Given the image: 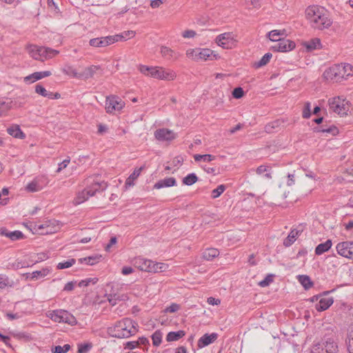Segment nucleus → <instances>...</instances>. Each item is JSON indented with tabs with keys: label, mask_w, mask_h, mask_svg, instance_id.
<instances>
[{
	"label": "nucleus",
	"mask_w": 353,
	"mask_h": 353,
	"mask_svg": "<svg viewBox=\"0 0 353 353\" xmlns=\"http://www.w3.org/2000/svg\"><path fill=\"white\" fill-rule=\"evenodd\" d=\"M114 36H117V41H121L122 39H125L127 37L132 38L135 36V32L132 30L124 31L120 34H115Z\"/></svg>",
	"instance_id": "49530a36"
},
{
	"label": "nucleus",
	"mask_w": 353,
	"mask_h": 353,
	"mask_svg": "<svg viewBox=\"0 0 353 353\" xmlns=\"http://www.w3.org/2000/svg\"><path fill=\"white\" fill-rule=\"evenodd\" d=\"M26 49L32 59L41 61L52 59L59 53L57 50L32 44L28 45Z\"/></svg>",
	"instance_id": "39448f33"
},
{
	"label": "nucleus",
	"mask_w": 353,
	"mask_h": 353,
	"mask_svg": "<svg viewBox=\"0 0 353 353\" xmlns=\"http://www.w3.org/2000/svg\"><path fill=\"white\" fill-rule=\"evenodd\" d=\"M76 261L74 259H69L66 261L59 263L57 265V269L62 270L68 268L75 263Z\"/></svg>",
	"instance_id": "de8ad7c7"
},
{
	"label": "nucleus",
	"mask_w": 353,
	"mask_h": 353,
	"mask_svg": "<svg viewBox=\"0 0 353 353\" xmlns=\"http://www.w3.org/2000/svg\"><path fill=\"white\" fill-rule=\"evenodd\" d=\"M211 53H212V51L208 48L198 49L199 61L207 60V59L210 56Z\"/></svg>",
	"instance_id": "c03bdc74"
},
{
	"label": "nucleus",
	"mask_w": 353,
	"mask_h": 353,
	"mask_svg": "<svg viewBox=\"0 0 353 353\" xmlns=\"http://www.w3.org/2000/svg\"><path fill=\"white\" fill-rule=\"evenodd\" d=\"M295 46L294 41L290 39H281L272 46V49L274 51L285 52L293 50Z\"/></svg>",
	"instance_id": "4468645a"
},
{
	"label": "nucleus",
	"mask_w": 353,
	"mask_h": 353,
	"mask_svg": "<svg viewBox=\"0 0 353 353\" xmlns=\"http://www.w3.org/2000/svg\"><path fill=\"white\" fill-rule=\"evenodd\" d=\"M219 254V250L216 248H208L202 254L203 258L206 261H212Z\"/></svg>",
	"instance_id": "c756f323"
},
{
	"label": "nucleus",
	"mask_w": 353,
	"mask_h": 353,
	"mask_svg": "<svg viewBox=\"0 0 353 353\" xmlns=\"http://www.w3.org/2000/svg\"><path fill=\"white\" fill-rule=\"evenodd\" d=\"M225 186L224 185H220L212 191L211 196L213 199H216L225 191Z\"/></svg>",
	"instance_id": "09e8293b"
},
{
	"label": "nucleus",
	"mask_w": 353,
	"mask_h": 353,
	"mask_svg": "<svg viewBox=\"0 0 353 353\" xmlns=\"http://www.w3.org/2000/svg\"><path fill=\"white\" fill-rule=\"evenodd\" d=\"M0 234L9 238L11 241H14L25 238L24 234L19 230L9 231L6 228H0Z\"/></svg>",
	"instance_id": "dca6fc26"
},
{
	"label": "nucleus",
	"mask_w": 353,
	"mask_h": 353,
	"mask_svg": "<svg viewBox=\"0 0 353 353\" xmlns=\"http://www.w3.org/2000/svg\"><path fill=\"white\" fill-rule=\"evenodd\" d=\"M305 17L310 26L317 30L329 28L332 24L327 11L323 7L312 5L305 9Z\"/></svg>",
	"instance_id": "f257e3e1"
},
{
	"label": "nucleus",
	"mask_w": 353,
	"mask_h": 353,
	"mask_svg": "<svg viewBox=\"0 0 353 353\" xmlns=\"http://www.w3.org/2000/svg\"><path fill=\"white\" fill-rule=\"evenodd\" d=\"M306 48L311 51L322 48L321 40L319 38H314L305 43Z\"/></svg>",
	"instance_id": "f704fd0d"
},
{
	"label": "nucleus",
	"mask_w": 353,
	"mask_h": 353,
	"mask_svg": "<svg viewBox=\"0 0 353 353\" xmlns=\"http://www.w3.org/2000/svg\"><path fill=\"white\" fill-rule=\"evenodd\" d=\"M48 316L57 323H65L70 325H74L77 323L76 318L71 313L64 310L50 311Z\"/></svg>",
	"instance_id": "0eeeda50"
},
{
	"label": "nucleus",
	"mask_w": 353,
	"mask_h": 353,
	"mask_svg": "<svg viewBox=\"0 0 353 353\" xmlns=\"http://www.w3.org/2000/svg\"><path fill=\"white\" fill-rule=\"evenodd\" d=\"M133 264L141 271L150 272L152 261L139 256L134 259Z\"/></svg>",
	"instance_id": "f3484780"
},
{
	"label": "nucleus",
	"mask_w": 353,
	"mask_h": 353,
	"mask_svg": "<svg viewBox=\"0 0 353 353\" xmlns=\"http://www.w3.org/2000/svg\"><path fill=\"white\" fill-rule=\"evenodd\" d=\"M51 75L50 71L35 72L24 78L26 83H34L37 80L41 79Z\"/></svg>",
	"instance_id": "6ab92c4d"
},
{
	"label": "nucleus",
	"mask_w": 353,
	"mask_h": 353,
	"mask_svg": "<svg viewBox=\"0 0 353 353\" xmlns=\"http://www.w3.org/2000/svg\"><path fill=\"white\" fill-rule=\"evenodd\" d=\"M134 272V270L130 266H124L122 268L121 272L124 275H128Z\"/></svg>",
	"instance_id": "338daca9"
},
{
	"label": "nucleus",
	"mask_w": 353,
	"mask_h": 353,
	"mask_svg": "<svg viewBox=\"0 0 353 353\" xmlns=\"http://www.w3.org/2000/svg\"><path fill=\"white\" fill-rule=\"evenodd\" d=\"M186 55L188 58L192 60L199 61L198 49H188L186 51Z\"/></svg>",
	"instance_id": "3c124183"
},
{
	"label": "nucleus",
	"mask_w": 353,
	"mask_h": 353,
	"mask_svg": "<svg viewBox=\"0 0 353 353\" xmlns=\"http://www.w3.org/2000/svg\"><path fill=\"white\" fill-rule=\"evenodd\" d=\"M324 348L327 353H337L338 345L334 339L327 338L324 342Z\"/></svg>",
	"instance_id": "b1692460"
},
{
	"label": "nucleus",
	"mask_w": 353,
	"mask_h": 353,
	"mask_svg": "<svg viewBox=\"0 0 353 353\" xmlns=\"http://www.w3.org/2000/svg\"><path fill=\"white\" fill-rule=\"evenodd\" d=\"M244 95V91L241 87L234 88L232 91V96L235 99H241Z\"/></svg>",
	"instance_id": "6e6d98bb"
},
{
	"label": "nucleus",
	"mask_w": 353,
	"mask_h": 353,
	"mask_svg": "<svg viewBox=\"0 0 353 353\" xmlns=\"http://www.w3.org/2000/svg\"><path fill=\"white\" fill-rule=\"evenodd\" d=\"M117 36L109 35L91 39L89 41L90 46L95 48H104L117 42Z\"/></svg>",
	"instance_id": "1a4fd4ad"
},
{
	"label": "nucleus",
	"mask_w": 353,
	"mask_h": 353,
	"mask_svg": "<svg viewBox=\"0 0 353 353\" xmlns=\"http://www.w3.org/2000/svg\"><path fill=\"white\" fill-rule=\"evenodd\" d=\"M216 43L223 48L230 49L234 45V39L232 32H225L216 38Z\"/></svg>",
	"instance_id": "f8f14e48"
},
{
	"label": "nucleus",
	"mask_w": 353,
	"mask_h": 353,
	"mask_svg": "<svg viewBox=\"0 0 353 353\" xmlns=\"http://www.w3.org/2000/svg\"><path fill=\"white\" fill-rule=\"evenodd\" d=\"M176 183V181L174 177L165 178L157 182L154 185V188L161 189L163 188L172 187L174 186Z\"/></svg>",
	"instance_id": "4be33fe9"
},
{
	"label": "nucleus",
	"mask_w": 353,
	"mask_h": 353,
	"mask_svg": "<svg viewBox=\"0 0 353 353\" xmlns=\"http://www.w3.org/2000/svg\"><path fill=\"white\" fill-rule=\"evenodd\" d=\"M299 281L305 290H308L313 285L310 278L307 275H300Z\"/></svg>",
	"instance_id": "58836bf2"
},
{
	"label": "nucleus",
	"mask_w": 353,
	"mask_h": 353,
	"mask_svg": "<svg viewBox=\"0 0 353 353\" xmlns=\"http://www.w3.org/2000/svg\"><path fill=\"white\" fill-rule=\"evenodd\" d=\"M218 338V334L213 332L211 334H205L197 342V347L199 349L203 348L213 343Z\"/></svg>",
	"instance_id": "2eb2a0df"
},
{
	"label": "nucleus",
	"mask_w": 353,
	"mask_h": 353,
	"mask_svg": "<svg viewBox=\"0 0 353 353\" xmlns=\"http://www.w3.org/2000/svg\"><path fill=\"white\" fill-rule=\"evenodd\" d=\"M270 171L271 168L265 165H260L256 170V172L257 174L261 175L265 173V177L268 179L272 178Z\"/></svg>",
	"instance_id": "e433bc0d"
},
{
	"label": "nucleus",
	"mask_w": 353,
	"mask_h": 353,
	"mask_svg": "<svg viewBox=\"0 0 353 353\" xmlns=\"http://www.w3.org/2000/svg\"><path fill=\"white\" fill-rule=\"evenodd\" d=\"M63 72L68 75H71L73 77L81 79L80 73L77 72L72 66H68L66 69L63 70Z\"/></svg>",
	"instance_id": "8fccbe9b"
},
{
	"label": "nucleus",
	"mask_w": 353,
	"mask_h": 353,
	"mask_svg": "<svg viewBox=\"0 0 353 353\" xmlns=\"http://www.w3.org/2000/svg\"><path fill=\"white\" fill-rule=\"evenodd\" d=\"M92 347L90 343H84L79 345L78 353H88Z\"/></svg>",
	"instance_id": "864d4df0"
},
{
	"label": "nucleus",
	"mask_w": 353,
	"mask_h": 353,
	"mask_svg": "<svg viewBox=\"0 0 353 353\" xmlns=\"http://www.w3.org/2000/svg\"><path fill=\"white\" fill-rule=\"evenodd\" d=\"M168 265L163 263H156L152 261L149 272H161L165 271Z\"/></svg>",
	"instance_id": "2f4dec72"
},
{
	"label": "nucleus",
	"mask_w": 353,
	"mask_h": 353,
	"mask_svg": "<svg viewBox=\"0 0 353 353\" xmlns=\"http://www.w3.org/2000/svg\"><path fill=\"white\" fill-rule=\"evenodd\" d=\"M35 92L41 95L42 97H46L47 95V90L40 84L36 85Z\"/></svg>",
	"instance_id": "4d7b16f0"
},
{
	"label": "nucleus",
	"mask_w": 353,
	"mask_h": 353,
	"mask_svg": "<svg viewBox=\"0 0 353 353\" xmlns=\"http://www.w3.org/2000/svg\"><path fill=\"white\" fill-rule=\"evenodd\" d=\"M100 69L99 65H90L80 72L81 79H88L92 78L97 70Z\"/></svg>",
	"instance_id": "5701e85b"
},
{
	"label": "nucleus",
	"mask_w": 353,
	"mask_h": 353,
	"mask_svg": "<svg viewBox=\"0 0 353 353\" xmlns=\"http://www.w3.org/2000/svg\"><path fill=\"white\" fill-rule=\"evenodd\" d=\"M98 281V279L97 278H88V279H84V280H81L79 283V287H85V286H88L89 285L90 283H96Z\"/></svg>",
	"instance_id": "603ef678"
},
{
	"label": "nucleus",
	"mask_w": 353,
	"mask_h": 353,
	"mask_svg": "<svg viewBox=\"0 0 353 353\" xmlns=\"http://www.w3.org/2000/svg\"><path fill=\"white\" fill-rule=\"evenodd\" d=\"M194 159L195 161H203L210 162L215 159V157L212 154H194Z\"/></svg>",
	"instance_id": "79ce46f5"
},
{
	"label": "nucleus",
	"mask_w": 353,
	"mask_h": 353,
	"mask_svg": "<svg viewBox=\"0 0 353 353\" xmlns=\"http://www.w3.org/2000/svg\"><path fill=\"white\" fill-rule=\"evenodd\" d=\"M101 257V256H97V255L96 256H90L85 257L83 259H80L79 261L81 263H82L83 262H85L88 265H93L99 261V259Z\"/></svg>",
	"instance_id": "a19ab883"
},
{
	"label": "nucleus",
	"mask_w": 353,
	"mask_h": 353,
	"mask_svg": "<svg viewBox=\"0 0 353 353\" xmlns=\"http://www.w3.org/2000/svg\"><path fill=\"white\" fill-rule=\"evenodd\" d=\"M273 281L272 276L268 275L263 280L260 281L259 285L261 287H266L270 285V283Z\"/></svg>",
	"instance_id": "bf43d9fd"
},
{
	"label": "nucleus",
	"mask_w": 353,
	"mask_h": 353,
	"mask_svg": "<svg viewBox=\"0 0 353 353\" xmlns=\"http://www.w3.org/2000/svg\"><path fill=\"white\" fill-rule=\"evenodd\" d=\"M139 346L137 341H128L125 344V349L132 350Z\"/></svg>",
	"instance_id": "680f3d73"
},
{
	"label": "nucleus",
	"mask_w": 353,
	"mask_h": 353,
	"mask_svg": "<svg viewBox=\"0 0 353 353\" xmlns=\"http://www.w3.org/2000/svg\"><path fill=\"white\" fill-rule=\"evenodd\" d=\"M12 107V101L10 99H0V116L6 114Z\"/></svg>",
	"instance_id": "c9c22d12"
},
{
	"label": "nucleus",
	"mask_w": 353,
	"mask_h": 353,
	"mask_svg": "<svg viewBox=\"0 0 353 353\" xmlns=\"http://www.w3.org/2000/svg\"><path fill=\"white\" fill-rule=\"evenodd\" d=\"M339 254L345 258L353 259V242L344 241L339 243L336 247Z\"/></svg>",
	"instance_id": "9b49d317"
},
{
	"label": "nucleus",
	"mask_w": 353,
	"mask_h": 353,
	"mask_svg": "<svg viewBox=\"0 0 353 353\" xmlns=\"http://www.w3.org/2000/svg\"><path fill=\"white\" fill-rule=\"evenodd\" d=\"M328 105L331 110L341 116L347 114L349 111L348 101L340 97L330 99Z\"/></svg>",
	"instance_id": "6e6552de"
},
{
	"label": "nucleus",
	"mask_w": 353,
	"mask_h": 353,
	"mask_svg": "<svg viewBox=\"0 0 353 353\" xmlns=\"http://www.w3.org/2000/svg\"><path fill=\"white\" fill-rule=\"evenodd\" d=\"M347 350L350 353H353V334H350L346 339Z\"/></svg>",
	"instance_id": "052dcab7"
},
{
	"label": "nucleus",
	"mask_w": 353,
	"mask_h": 353,
	"mask_svg": "<svg viewBox=\"0 0 353 353\" xmlns=\"http://www.w3.org/2000/svg\"><path fill=\"white\" fill-rule=\"evenodd\" d=\"M299 235V231L293 229L290 231L288 236L284 239L283 245L285 247H290L296 239L298 236Z\"/></svg>",
	"instance_id": "cd10ccee"
},
{
	"label": "nucleus",
	"mask_w": 353,
	"mask_h": 353,
	"mask_svg": "<svg viewBox=\"0 0 353 353\" xmlns=\"http://www.w3.org/2000/svg\"><path fill=\"white\" fill-rule=\"evenodd\" d=\"M51 271V269L49 268H44L41 270H37L33 272L32 273L27 274L26 278L28 279L36 281L39 279L44 278Z\"/></svg>",
	"instance_id": "412c9836"
},
{
	"label": "nucleus",
	"mask_w": 353,
	"mask_h": 353,
	"mask_svg": "<svg viewBox=\"0 0 353 353\" xmlns=\"http://www.w3.org/2000/svg\"><path fill=\"white\" fill-rule=\"evenodd\" d=\"M332 245V241L327 239L325 242L319 244L315 248V254L321 255L328 251Z\"/></svg>",
	"instance_id": "393cba45"
},
{
	"label": "nucleus",
	"mask_w": 353,
	"mask_h": 353,
	"mask_svg": "<svg viewBox=\"0 0 353 353\" xmlns=\"http://www.w3.org/2000/svg\"><path fill=\"white\" fill-rule=\"evenodd\" d=\"M197 181V176L194 173H190L183 179V183L186 185H192Z\"/></svg>",
	"instance_id": "ea45409f"
},
{
	"label": "nucleus",
	"mask_w": 353,
	"mask_h": 353,
	"mask_svg": "<svg viewBox=\"0 0 353 353\" xmlns=\"http://www.w3.org/2000/svg\"><path fill=\"white\" fill-rule=\"evenodd\" d=\"M272 57V54L270 52L265 54L259 61L254 63V66L256 68H259L265 65L270 61Z\"/></svg>",
	"instance_id": "4c0bfd02"
},
{
	"label": "nucleus",
	"mask_w": 353,
	"mask_h": 353,
	"mask_svg": "<svg viewBox=\"0 0 353 353\" xmlns=\"http://www.w3.org/2000/svg\"><path fill=\"white\" fill-rule=\"evenodd\" d=\"M284 123V120L277 119L272 122V125L274 127V130L279 128Z\"/></svg>",
	"instance_id": "774afa93"
},
{
	"label": "nucleus",
	"mask_w": 353,
	"mask_h": 353,
	"mask_svg": "<svg viewBox=\"0 0 353 353\" xmlns=\"http://www.w3.org/2000/svg\"><path fill=\"white\" fill-rule=\"evenodd\" d=\"M195 35L196 32L192 30H187L182 33V36L184 38H193Z\"/></svg>",
	"instance_id": "e2e57ef3"
},
{
	"label": "nucleus",
	"mask_w": 353,
	"mask_h": 353,
	"mask_svg": "<svg viewBox=\"0 0 353 353\" xmlns=\"http://www.w3.org/2000/svg\"><path fill=\"white\" fill-rule=\"evenodd\" d=\"M285 35V30H274L268 32V37L272 41H279L281 37Z\"/></svg>",
	"instance_id": "7c9ffc66"
},
{
	"label": "nucleus",
	"mask_w": 353,
	"mask_h": 353,
	"mask_svg": "<svg viewBox=\"0 0 353 353\" xmlns=\"http://www.w3.org/2000/svg\"><path fill=\"white\" fill-rule=\"evenodd\" d=\"M352 75V66L349 63L335 64L326 70L323 73V76L326 79L335 81H341Z\"/></svg>",
	"instance_id": "7ed1b4c3"
},
{
	"label": "nucleus",
	"mask_w": 353,
	"mask_h": 353,
	"mask_svg": "<svg viewBox=\"0 0 353 353\" xmlns=\"http://www.w3.org/2000/svg\"><path fill=\"white\" fill-rule=\"evenodd\" d=\"M7 132L11 136L15 138L23 139L25 137L24 133L21 131L20 127L17 125H12L7 129Z\"/></svg>",
	"instance_id": "c85d7f7f"
},
{
	"label": "nucleus",
	"mask_w": 353,
	"mask_h": 353,
	"mask_svg": "<svg viewBox=\"0 0 353 353\" xmlns=\"http://www.w3.org/2000/svg\"><path fill=\"white\" fill-rule=\"evenodd\" d=\"M123 107L124 102L119 97L111 95L106 98L105 110L108 113H112L116 110H121Z\"/></svg>",
	"instance_id": "9d476101"
},
{
	"label": "nucleus",
	"mask_w": 353,
	"mask_h": 353,
	"mask_svg": "<svg viewBox=\"0 0 353 353\" xmlns=\"http://www.w3.org/2000/svg\"><path fill=\"white\" fill-rule=\"evenodd\" d=\"M185 334V333L183 330L170 332L166 336V341L168 342L176 341L184 336Z\"/></svg>",
	"instance_id": "72a5a7b5"
},
{
	"label": "nucleus",
	"mask_w": 353,
	"mask_h": 353,
	"mask_svg": "<svg viewBox=\"0 0 353 353\" xmlns=\"http://www.w3.org/2000/svg\"><path fill=\"white\" fill-rule=\"evenodd\" d=\"M70 161V159H67L63 160L61 163H60L59 164V168L57 170V172H60L63 169L65 168L68 166Z\"/></svg>",
	"instance_id": "0e129e2a"
},
{
	"label": "nucleus",
	"mask_w": 353,
	"mask_h": 353,
	"mask_svg": "<svg viewBox=\"0 0 353 353\" xmlns=\"http://www.w3.org/2000/svg\"><path fill=\"white\" fill-rule=\"evenodd\" d=\"M161 54L162 57L167 60H172L177 58V54L174 50L166 46L161 47Z\"/></svg>",
	"instance_id": "a878e982"
},
{
	"label": "nucleus",
	"mask_w": 353,
	"mask_h": 353,
	"mask_svg": "<svg viewBox=\"0 0 353 353\" xmlns=\"http://www.w3.org/2000/svg\"><path fill=\"white\" fill-rule=\"evenodd\" d=\"M316 132L329 133L332 135H336L339 133L338 128L334 125H331L329 128H325L323 126H319L314 128Z\"/></svg>",
	"instance_id": "473e14b6"
},
{
	"label": "nucleus",
	"mask_w": 353,
	"mask_h": 353,
	"mask_svg": "<svg viewBox=\"0 0 353 353\" xmlns=\"http://www.w3.org/2000/svg\"><path fill=\"white\" fill-rule=\"evenodd\" d=\"M142 169V167L138 169H135L134 172L128 176L125 183V187L126 189L134 185V181L139 177L141 172Z\"/></svg>",
	"instance_id": "bb28decb"
},
{
	"label": "nucleus",
	"mask_w": 353,
	"mask_h": 353,
	"mask_svg": "<svg viewBox=\"0 0 353 353\" xmlns=\"http://www.w3.org/2000/svg\"><path fill=\"white\" fill-rule=\"evenodd\" d=\"M311 104L310 102H306L305 103L304 109L303 110V117L305 119H308L311 116L310 111Z\"/></svg>",
	"instance_id": "5fc2aeb1"
},
{
	"label": "nucleus",
	"mask_w": 353,
	"mask_h": 353,
	"mask_svg": "<svg viewBox=\"0 0 353 353\" xmlns=\"http://www.w3.org/2000/svg\"><path fill=\"white\" fill-rule=\"evenodd\" d=\"M334 303L332 297L321 298L315 307L318 312H323L328 309Z\"/></svg>",
	"instance_id": "aec40b11"
},
{
	"label": "nucleus",
	"mask_w": 353,
	"mask_h": 353,
	"mask_svg": "<svg viewBox=\"0 0 353 353\" xmlns=\"http://www.w3.org/2000/svg\"><path fill=\"white\" fill-rule=\"evenodd\" d=\"M138 324L130 318H124L108 327V332L112 336L119 339L129 338L138 332Z\"/></svg>",
	"instance_id": "f03ea898"
},
{
	"label": "nucleus",
	"mask_w": 353,
	"mask_h": 353,
	"mask_svg": "<svg viewBox=\"0 0 353 353\" xmlns=\"http://www.w3.org/2000/svg\"><path fill=\"white\" fill-rule=\"evenodd\" d=\"M74 284H75V282H73V281H70V282L67 283L63 288V290L68 291V292H70V291L73 290L74 288Z\"/></svg>",
	"instance_id": "69168bd1"
},
{
	"label": "nucleus",
	"mask_w": 353,
	"mask_h": 353,
	"mask_svg": "<svg viewBox=\"0 0 353 353\" xmlns=\"http://www.w3.org/2000/svg\"><path fill=\"white\" fill-rule=\"evenodd\" d=\"M44 186L45 183L42 179L36 178L26 185V190L30 192H35L42 190Z\"/></svg>",
	"instance_id": "a211bd4d"
},
{
	"label": "nucleus",
	"mask_w": 353,
	"mask_h": 353,
	"mask_svg": "<svg viewBox=\"0 0 353 353\" xmlns=\"http://www.w3.org/2000/svg\"><path fill=\"white\" fill-rule=\"evenodd\" d=\"M106 188L107 183L104 181L94 183L90 186L79 192L77 196L74 198L73 203L76 205H79L88 200L89 197L94 196L97 192L99 190L103 191L105 190Z\"/></svg>",
	"instance_id": "423d86ee"
},
{
	"label": "nucleus",
	"mask_w": 353,
	"mask_h": 353,
	"mask_svg": "<svg viewBox=\"0 0 353 353\" xmlns=\"http://www.w3.org/2000/svg\"><path fill=\"white\" fill-rule=\"evenodd\" d=\"M162 332L160 330H156L152 335V344L154 346H159L162 341Z\"/></svg>",
	"instance_id": "37998d69"
},
{
	"label": "nucleus",
	"mask_w": 353,
	"mask_h": 353,
	"mask_svg": "<svg viewBox=\"0 0 353 353\" xmlns=\"http://www.w3.org/2000/svg\"><path fill=\"white\" fill-rule=\"evenodd\" d=\"M139 71L144 75L159 80L172 81L176 77V73L170 69L159 66H147L140 65Z\"/></svg>",
	"instance_id": "20e7f679"
},
{
	"label": "nucleus",
	"mask_w": 353,
	"mask_h": 353,
	"mask_svg": "<svg viewBox=\"0 0 353 353\" xmlns=\"http://www.w3.org/2000/svg\"><path fill=\"white\" fill-rule=\"evenodd\" d=\"M8 189L3 188L1 191H0V204L5 205L6 204V200L8 198L2 199V196H8Z\"/></svg>",
	"instance_id": "13d9d810"
},
{
	"label": "nucleus",
	"mask_w": 353,
	"mask_h": 353,
	"mask_svg": "<svg viewBox=\"0 0 353 353\" xmlns=\"http://www.w3.org/2000/svg\"><path fill=\"white\" fill-rule=\"evenodd\" d=\"M70 349L69 344H65L63 346L57 345L52 349L53 353H66Z\"/></svg>",
	"instance_id": "a18cd8bd"
},
{
	"label": "nucleus",
	"mask_w": 353,
	"mask_h": 353,
	"mask_svg": "<svg viewBox=\"0 0 353 353\" xmlns=\"http://www.w3.org/2000/svg\"><path fill=\"white\" fill-rule=\"evenodd\" d=\"M154 135L159 141H171L176 138V134L168 128L157 129Z\"/></svg>",
	"instance_id": "ddd939ff"
}]
</instances>
